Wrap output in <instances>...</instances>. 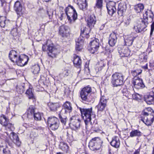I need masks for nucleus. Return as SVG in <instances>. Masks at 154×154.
I'll return each instance as SVG.
<instances>
[{
    "label": "nucleus",
    "instance_id": "17",
    "mask_svg": "<svg viewBox=\"0 0 154 154\" xmlns=\"http://www.w3.org/2000/svg\"><path fill=\"white\" fill-rule=\"evenodd\" d=\"M117 39L116 35L115 33H113L110 35L108 42L110 46L113 47L115 45Z\"/></svg>",
    "mask_w": 154,
    "mask_h": 154
},
{
    "label": "nucleus",
    "instance_id": "21",
    "mask_svg": "<svg viewBox=\"0 0 154 154\" xmlns=\"http://www.w3.org/2000/svg\"><path fill=\"white\" fill-rule=\"evenodd\" d=\"M9 57L10 60L14 63H16L18 58V57L17 55V52L13 50H12L10 52Z\"/></svg>",
    "mask_w": 154,
    "mask_h": 154
},
{
    "label": "nucleus",
    "instance_id": "24",
    "mask_svg": "<svg viewBox=\"0 0 154 154\" xmlns=\"http://www.w3.org/2000/svg\"><path fill=\"white\" fill-rule=\"evenodd\" d=\"M96 21L95 17L94 15L90 16L87 20V25L90 28H92L94 27Z\"/></svg>",
    "mask_w": 154,
    "mask_h": 154
},
{
    "label": "nucleus",
    "instance_id": "27",
    "mask_svg": "<svg viewBox=\"0 0 154 154\" xmlns=\"http://www.w3.org/2000/svg\"><path fill=\"white\" fill-rule=\"evenodd\" d=\"M48 106L50 109L52 111H55L57 110V108L60 107L59 103H53L50 102L48 103Z\"/></svg>",
    "mask_w": 154,
    "mask_h": 154
},
{
    "label": "nucleus",
    "instance_id": "18",
    "mask_svg": "<svg viewBox=\"0 0 154 154\" xmlns=\"http://www.w3.org/2000/svg\"><path fill=\"white\" fill-rule=\"evenodd\" d=\"M72 111V107L70 103L68 101L66 102L63 105L62 111H64L66 113H69Z\"/></svg>",
    "mask_w": 154,
    "mask_h": 154
},
{
    "label": "nucleus",
    "instance_id": "60",
    "mask_svg": "<svg viewBox=\"0 0 154 154\" xmlns=\"http://www.w3.org/2000/svg\"><path fill=\"white\" fill-rule=\"evenodd\" d=\"M148 12L147 11H145V14H144L143 15V20L145 21V19L146 20V21L148 20V17L147 16L148 15Z\"/></svg>",
    "mask_w": 154,
    "mask_h": 154
},
{
    "label": "nucleus",
    "instance_id": "13",
    "mask_svg": "<svg viewBox=\"0 0 154 154\" xmlns=\"http://www.w3.org/2000/svg\"><path fill=\"white\" fill-rule=\"evenodd\" d=\"M70 124L73 126L75 129H79L80 127L81 121L77 117L75 116H73L70 119Z\"/></svg>",
    "mask_w": 154,
    "mask_h": 154
},
{
    "label": "nucleus",
    "instance_id": "25",
    "mask_svg": "<svg viewBox=\"0 0 154 154\" xmlns=\"http://www.w3.org/2000/svg\"><path fill=\"white\" fill-rule=\"evenodd\" d=\"M77 5L80 9L85 10L88 6L86 0H77Z\"/></svg>",
    "mask_w": 154,
    "mask_h": 154
},
{
    "label": "nucleus",
    "instance_id": "41",
    "mask_svg": "<svg viewBox=\"0 0 154 154\" xmlns=\"http://www.w3.org/2000/svg\"><path fill=\"white\" fill-rule=\"evenodd\" d=\"M141 97L142 96L137 93H132L131 97L133 99L135 100H140L141 99Z\"/></svg>",
    "mask_w": 154,
    "mask_h": 154
},
{
    "label": "nucleus",
    "instance_id": "29",
    "mask_svg": "<svg viewBox=\"0 0 154 154\" xmlns=\"http://www.w3.org/2000/svg\"><path fill=\"white\" fill-rule=\"evenodd\" d=\"M73 63L75 66L77 68H80L81 66V60L80 58L77 56L74 57Z\"/></svg>",
    "mask_w": 154,
    "mask_h": 154
},
{
    "label": "nucleus",
    "instance_id": "14",
    "mask_svg": "<svg viewBox=\"0 0 154 154\" xmlns=\"http://www.w3.org/2000/svg\"><path fill=\"white\" fill-rule=\"evenodd\" d=\"M28 60L29 58L27 56L25 55L24 57L22 58L20 56H19L15 63L18 66H23L27 64Z\"/></svg>",
    "mask_w": 154,
    "mask_h": 154
},
{
    "label": "nucleus",
    "instance_id": "35",
    "mask_svg": "<svg viewBox=\"0 0 154 154\" xmlns=\"http://www.w3.org/2000/svg\"><path fill=\"white\" fill-rule=\"evenodd\" d=\"M91 120H85L86 129L89 131H91V128L92 126Z\"/></svg>",
    "mask_w": 154,
    "mask_h": 154
},
{
    "label": "nucleus",
    "instance_id": "2",
    "mask_svg": "<svg viewBox=\"0 0 154 154\" xmlns=\"http://www.w3.org/2000/svg\"><path fill=\"white\" fill-rule=\"evenodd\" d=\"M48 41L47 42L45 45H43L42 49L44 51H46V47H47V50L49 51L48 54L49 56L52 58L55 57L59 53L57 49L54 47L53 44L52 43L48 45Z\"/></svg>",
    "mask_w": 154,
    "mask_h": 154
},
{
    "label": "nucleus",
    "instance_id": "53",
    "mask_svg": "<svg viewBox=\"0 0 154 154\" xmlns=\"http://www.w3.org/2000/svg\"><path fill=\"white\" fill-rule=\"evenodd\" d=\"M98 129V125L97 123H93L91 128V131H94L97 132Z\"/></svg>",
    "mask_w": 154,
    "mask_h": 154
},
{
    "label": "nucleus",
    "instance_id": "10",
    "mask_svg": "<svg viewBox=\"0 0 154 154\" xmlns=\"http://www.w3.org/2000/svg\"><path fill=\"white\" fill-rule=\"evenodd\" d=\"M118 50L121 57H128L130 55V51L127 47H119Z\"/></svg>",
    "mask_w": 154,
    "mask_h": 154
},
{
    "label": "nucleus",
    "instance_id": "40",
    "mask_svg": "<svg viewBox=\"0 0 154 154\" xmlns=\"http://www.w3.org/2000/svg\"><path fill=\"white\" fill-rule=\"evenodd\" d=\"M122 93L124 96L130 98L131 97L132 93L129 91L127 89H124L122 91Z\"/></svg>",
    "mask_w": 154,
    "mask_h": 154
},
{
    "label": "nucleus",
    "instance_id": "48",
    "mask_svg": "<svg viewBox=\"0 0 154 154\" xmlns=\"http://www.w3.org/2000/svg\"><path fill=\"white\" fill-rule=\"evenodd\" d=\"M17 91L20 94H22L25 91L24 87L23 86H17Z\"/></svg>",
    "mask_w": 154,
    "mask_h": 154
},
{
    "label": "nucleus",
    "instance_id": "43",
    "mask_svg": "<svg viewBox=\"0 0 154 154\" xmlns=\"http://www.w3.org/2000/svg\"><path fill=\"white\" fill-rule=\"evenodd\" d=\"M32 69L33 70L32 72L34 74L38 73L40 71L39 67L38 65H36L33 66L32 67Z\"/></svg>",
    "mask_w": 154,
    "mask_h": 154
},
{
    "label": "nucleus",
    "instance_id": "44",
    "mask_svg": "<svg viewBox=\"0 0 154 154\" xmlns=\"http://www.w3.org/2000/svg\"><path fill=\"white\" fill-rule=\"evenodd\" d=\"M42 114H40L39 112L35 113L33 115V117L35 119L37 120H41L42 116Z\"/></svg>",
    "mask_w": 154,
    "mask_h": 154
},
{
    "label": "nucleus",
    "instance_id": "5",
    "mask_svg": "<svg viewBox=\"0 0 154 154\" xmlns=\"http://www.w3.org/2000/svg\"><path fill=\"white\" fill-rule=\"evenodd\" d=\"M82 115L83 116V115L85 117V120H91V116H92L94 118H95L96 115L94 114L92 112V109L91 108L90 109H82L81 108H79Z\"/></svg>",
    "mask_w": 154,
    "mask_h": 154
},
{
    "label": "nucleus",
    "instance_id": "34",
    "mask_svg": "<svg viewBox=\"0 0 154 154\" xmlns=\"http://www.w3.org/2000/svg\"><path fill=\"white\" fill-rule=\"evenodd\" d=\"M11 34L14 37V38L15 39L17 38L20 35L18 32V29L17 28L12 29L11 31Z\"/></svg>",
    "mask_w": 154,
    "mask_h": 154
},
{
    "label": "nucleus",
    "instance_id": "50",
    "mask_svg": "<svg viewBox=\"0 0 154 154\" xmlns=\"http://www.w3.org/2000/svg\"><path fill=\"white\" fill-rule=\"evenodd\" d=\"M3 152L4 154H11L10 151L7 147H6L4 148L3 146L2 149V152Z\"/></svg>",
    "mask_w": 154,
    "mask_h": 154
},
{
    "label": "nucleus",
    "instance_id": "39",
    "mask_svg": "<svg viewBox=\"0 0 154 154\" xmlns=\"http://www.w3.org/2000/svg\"><path fill=\"white\" fill-rule=\"evenodd\" d=\"M5 127V129L9 130L10 131H13L14 129V125L11 123L7 122L6 124V125L4 126Z\"/></svg>",
    "mask_w": 154,
    "mask_h": 154
},
{
    "label": "nucleus",
    "instance_id": "7",
    "mask_svg": "<svg viewBox=\"0 0 154 154\" xmlns=\"http://www.w3.org/2000/svg\"><path fill=\"white\" fill-rule=\"evenodd\" d=\"M91 91V88L89 86L82 88L80 92V96L82 100L87 101L89 95Z\"/></svg>",
    "mask_w": 154,
    "mask_h": 154
},
{
    "label": "nucleus",
    "instance_id": "33",
    "mask_svg": "<svg viewBox=\"0 0 154 154\" xmlns=\"http://www.w3.org/2000/svg\"><path fill=\"white\" fill-rule=\"evenodd\" d=\"M90 28H91L90 27L89 29L87 28L86 27H83L82 29L81 28V36L83 38L85 36V34H89L90 31L91 30Z\"/></svg>",
    "mask_w": 154,
    "mask_h": 154
},
{
    "label": "nucleus",
    "instance_id": "30",
    "mask_svg": "<svg viewBox=\"0 0 154 154\" xmlns=\"http://www.w3.org/2000/svg\"><path fill=\"white\" fill-rule=\"evenodd\" d=\"M10 137H12L15 141L14 142L15 144L19 146H20L21 144V142L19 141V138L18 135L14 132H11L10 135Z\"/></svg>",
    "mask_w": 154,
    "mask_h": 154
},
{
    "label": "nucleus",
    "instance_id": "1",
    "mask_svg": "<svg viewBox=\"0 0 154 154\" xmlns=\"http://www.w3.org/2000/svg\"><path fill=\"white\" fill-rule=\"evenodd\" d=\"M124 83V76L122 73H115L112 75L111 83L113 87L121 86Z\"/></svg>",
    "mask_w": 154,
    "mask_h": 154
},
{
    "label": "nucleus",
    "instance_id": "63",
    "mask_svg": "<svg viewBox=\"0 0 154 154\" xmlns=\"http://www.w3.org/2000/svg\"><path fill=\"white\" fill-rule=\"evenodd\" d=\"M140 149H138L135 151L133 154H140Z\"/></svg>",
    "mask_w": 154,
    "mask_h": 154
},
{
    "label": "nucleus",
    "instance_id": "26",
    "mask_svg": "<svg viewBox=\"0 0 154 154\" xmlns=\"http://www.w3.org/2000/svg\"><path fill=\"white\" fill-rule=\"evenodd\" d=\"M135 38V37L132 35L128 36L126 38H125L124 40L125 45L128 46L131 45L134 40Z\"/></svg>",
    "mask_w": 154,
    "mask_h": 154
},
{
    "label": "nucleus",
    "instance_id": "19",
    "mask_svg": "<svg viewBox=\"0 0 154 154\" xmlns=\"http://www.w3.org/2000/svg\"><path fill=\"white\" fill-rule=\"evenodd\" d=\"M144 100L148 104H152L154 103V94H150L146 95L144 96Z\"/></svg>",
    "mask_w": 154,
    "mask_h": 154
},
{
    "label": "nucleus",
    "instance_id": "22",
    "mask_svg": "<svg viewBox=\"0 0 154 154\" xmlns=\"http://www.w3.org/2000/svg\"><path fill=\"white\" fill-rule=\"evenodd\" d=\"M111 145L116 148H118L119 147L120 144V141L119 137L116 136L113 137L110 142Z\"/></svg>",
    "mask_w": 154,
    "mask_h": 154
},
{
    "label": "nucleus",
    "instance_id": "28",
    "mask_svg": "<svg viewBox=\"0 0 154 154\" xmlns=\"http://www.w3.org/2000/svg\"><path fill=\"white\" fill-rule=\"evenodd\" d=\"M106 7L108 13L110 15L112 16L116 11L115 7L113 6H110V3L106 4Z\"/></svg>",
    "mask_w": 154,
    "mask_h": 154
},
{
    "label": "nucleus",
    "instance_id": "49",
    "mask_svg": "<svg viewBox=\"0 0 154 154\" xmlns=\"http://www.w3.org/2000/svg\"><path fill=\"white\" fill-rule=\"evenodd\" d=\"M26 94L28 95V97L29 99L31 98V97H33L34 96L32 91V89H30L27 90L26 92Z\"/></svg>",
    "mask_w": 154,
    "mask_h": 154
},
{
    "label": "nucleus",
    "instance_id": "58",
    "mask_svg": "<svg viewBox=\"0 0 154 154\" xmlns=\"http://www.w3.org/2000/svg\"><path fill=\"white\" fill-rule=\"evenodd\" d=\"M69 71L68 70H66L64 71L62 74H61L60 75L61 76L62 75H63L64 77H66L69 74Z\"/></svg>",
    "mask_w": 154,
    "mask_h": 154
},
{
    "label": "nucleus",
    "instance_id": "59",
    "mask_svg": "<svg viewBox=\"0 0 154 154\" xmlns=\"http://www.w3.org/2000/svg\"><path fill=\"white\" fill-rule=\"evenodd\" d=\"M154 30V20L153 22H152L151 25V29L150 33V35L151 36L152 34V33Z\"/></svg>",
    "mask_w": 154,
    "mask_h": 154
},
{
    "label": "nucleus",
    "instance_id": "52",
    "mask_svg": "<svg viewBox=\"0 0 154 154\" xmlns=\"http://www.w3.org/2000/svg\"><path fill=\"white\" fill-rule=\"evenodd\" d=\"M22 97V95H20L19 96H17L15 97L14 100L15 101V102H16L17 104L19 103L21 101V99Z\"/></svg>",
    "mask_w": 154,
    "mask_h": 154
},
{
    "label": "nucleus",
    "instance_id": "47",
    "mask_svg": "<svg viewBox=\"0 0 154 154\" xmlns=\"http://www.w3.org/2000/svg\"><path fill=\"white\" fill-rule=\"evenodd\" d=\"M95 6L98 8H101L103 6V0H97Z\"/></svg>",
    "mask_w": 154,
    "mask_h": 154
},
{
    "label": "nucleus",
    "instance_id": "64",
    "mask_svg": "<svg viewBox=\"0 0 154 154\" xmlns=\"http://www.w3.org/2000/svg\"><path fill=\"white\" fill-rule=\"evenodd\" d=\"M2 4V6H3L4 5L6 4V2L5 0H0Z\"/></svg>",
    "mask_w": 154,
    "mask_h": 154
},
{
    "label": "nucleus",
    "instance_id": "8",
    "mask_svg": "<svg viewBox=\"0 0 154 154\" xmlns=\"http://www.w3.org/2000/svg\"><path fill=\"white\" fill-rule=\"evenodd\" d=\"M133 84L134 88L138 89L143 88L145 87L142 79L138 77H134Z\"/></svg>",
    "mask_w": 154,
    "mask_h": 154
},
{
    "label": "nucleus",
    "instance_id": "31",
    "mask_svg": "<svg viewBox=\"0 0 154 154\" xmlns=\"http://www.w3.org/2000/svg\"><path fill=\"white\" fill-rule=\"evenodd\" d=\"M142 135V133L138 130H132L130 133V136L131 137H140Z\"/></svg>",
    "mask_w": 154,
    "mask_h": 154
},
{
    "label": "nucleus",
    "instance_id": "51",
    "mask_svg": "<svg viewBox=\"0 0 154 154\" xmlns=\"http://www.w3.org/2000/svg\"><path fill=\"white\" fill-rule=\"evenodd\" d=\"M84 37L83 38L82 36L79 37L76 41V43L82 45L84 42Z\"/></svg>",
    "mask_w": 154,
    "mask_h": 154
},
{
    "label": "nucleus",
    "instance_id": "20",
    "mask_svg": "<svg viewBox=\"0 0 154 154\" xmlns=\"http://www.w3.org/2000/svg\"><path fill=\"white\" fill-rule=\"evenodd\" d=\"M22 5L20 2L18 1L16 2L14 4V9L16 12L17 14L20 15L22 14Z\"/></svg>",
    "mask_w": 154,
    "mask_h": 154
},
{
    "label": "nucleus",
    "instance_id": "4",
    "mask_svg": "<svg viewBox=\"0 0 154 154\" xmlns=\"http://www.w3.org/2000/svg\"><path fill=\"white\" fill-rule=\"evenodd\" d=\"M90 44V46L89 50L90 52L93 54L97 53L100 45L99 40L98 39L95 38L91 41Z\"/></svg>",
    "mask_w": 154,
    "mask_h": 154
},
{
    "label": "nucleus",
    "instance_id": "54",
    "mask_svg": "<svg viewBox=\"0 0 154 154\" xmlns=\"http://www.w3.org/2000/svg\"><path fill=\"white\" fill-rule=\"evenodd\" d=\"M131 22V19L129 17H127L125 19V21H124L125 26H128L130 23Z\"/></svg>",
    "mask_w": 154,
    "mask_h": 154
},
{
    "label": "nucleus",
    "instance_id": "55",
    "mask_svg": "<svg viewBox=\"0 0 154 154\" xmlns=\"http://www.w3.org/2000/svg\"><path fill=\"white\" fill-rule=\"evenodd\" d=\"M141 120L147 125L150 126L152 124V122H151L150 120L147 119L145 121L143 119H141Z\"/></svg>",
    "mask_w": 154,
    "mask_h": 154
},
{
    "label": "nucleus",
    "instance_id": "12",
    "mask_svg": "<svg viewBox=\"0 0 154 154\" xmlns=\"http://www.w3.org/2000/svg\"><path fill=\"white\" fill-rule=\"evenodd\" d=\"M69 29L68 26L62 25L59 28V33L62 37H67L69 34Z\"/></svg>",
    "mask_w": 154,
    "mask_h": 154
},
{
    "label": "nucleus",
    "instance_id": "45",
    "mask_svg": "<svg viewBox=\"0 0 154 154\" xmlns=\"http://www.w3.org/2000/svg\"><path fill=\"white\" fill-rule=\"evenodd\" d=\"M5 19V17L3 16L1 17L0 18V20H2L0 21V26L2 27H4L5 25L6 21Z\"/></svg>",
    "mask_w": 154,
    "mask_h": 154
},
{
    "label": "nucleus",
    "instance_id": "56",
    "mask_svg": "<svg viewBox=\"0 0 154 154\" xmlns=\"http://www.w3.org/2000/svg\"><path fill=\"white\" fill-rule=\"evenodd\" d=\"M38 136L37 133L34 131H32L30 134V137L31 138L34 139Z\"/></svg>",
    "mask_w": 154,
    "mask_h": 154
},
{
    "label": "nucleus",
    "instance_id": "36",
    "mask_svg": "<svg viewBox=\"0 0 154 154\" xmlns=\"http://www.w3.org/2000/svg\"><path fill=\"white\" fill-rule=\"evenodd\" d=\"M59 148L63 151H67L68 149V146L66 143L63 142H60Z\"/></svg>",
    "mask_w": 154,
    "mask_h": 154
},
{
    "label": "nucleus",
    "instance_id": "37",
    "mask_svg": "<svg viewBox=\"0 0 154 154\" xmlns=\"http://www.w3.org/2000/svg\"><path fill=\"white\" fill-rule=\"evenodd\" d=\"M68 7L69 8V9H70L69 8H70L71 10H72V17L74 21H75L77 18V14L76 11L72 6L69 5V7Z\"/></svg>",
    "mask_w": 154,
    "mask_h": 154
},
{
    "label": "nucleus",
    "instance_id": "11",
    "mask_svg": "<svg viewBox=\"0 0 154 154\" xmlns=\"http://www.w3.org/2000/svg\"><path fill=\"white\" fill-rule=\"evenodd\" d=\"M107 106V100L104 96L101 97L100 102L97 106L98 111L102 112L103 111Z\"/></svg>",
    "mask_w": 154,
    "mask_h": 154
},
{
    "label": "nucleus",
    "instance_id": "38",
    "mask_svg": "<svg viewBox=\"0 0 154 154\" xmlns=\"http://www.w3.org/2000/svg\"><path fill=\"white\" fill-rule=\"evenodd\" d=\"M144 8V5L142 4H139L135 6V10L137 13H138L143 10Z\"/></svg>",
    "mask_w": 154,
    "mask_h": 154
},
{
    "label": "nucleus",
    "instance_id": "32",
    "mask_svg": "<svg viewBox=\"0 0 154 154\" xmlns=\"http://www.w3.org/2000/svg\"><path fill=\"white\" fill-rule=\"evenodd\" d=\"M9 122V119L4 115H2L0 116V124L3 126L6 125L7 122Z\"/></svg>",
    "mask_w": 154,
    "mask_h": 154
},
{
    "label": "nucleus",
    "instance_id": "9",
    "mask_svg": "<svg viewBox=\"0 0 154 154\" xmlns=\"http://www.w3.org/2000/svg\"><path fill=\"white\" fill-rule=\"evenodd\" d=\"M145 21L142 20L140 23L138 24L137 26H134V29L137 32H140L144 31L145 29L148 24V22L145 19Z\"/></svg>",
    "mask_w": 154,
    "mask_h": 154
},
{
    "label": "nucleus",
    "instance_id": "16",
    "mask_svg": "<svg viewBox=\"0 0 154 154\" xmlns=\"http://www.w3.org/2000/svg\"><path fill=\"white\" fill-rule=\"evenodd\" d=\"M36 108L33 106H30L27 110V113L24 114V117H26L28 119H31L33 117V115L35 112Z\"/></svg>",
    "mask_w": 154,
    "mask_h": 154
},
{
    "label": "nucleus",
    "instance_id": "57",
    "mask_svg": "<svg viewBox=\"0 0 154 154\" xmlns=\"http://www.w3.org/2000/svg\"><path fill=\"white\" fill-rule=\"evenodd\" d=\"M82 45L76 43L75 50L76 51H80L82 48Z\"/></svg>",
    "mask_w": 154,
    "mask_h": 154
},
{
    "label": "nucleus",
    "instance_id": "6",
    "mask_svg": "<svg viewBox=\"0 0 154 154\" xmlns=\"http://www.w3.org/2000/svg\"><path fill=\"white\" fill-rule=\"evenodd\" d=\"M59 122L58 119L54 117H49L48 118V125L53 130L57 129L59 126Z\"/></svg>",
    "mask_w": 154,
    "mask_h": 154
},
{
    "label": "nucleus",
    "instance_id": "46",
    "mask_svg": "<svg viewBox=\"0 0 154 154\" xmlns=\"http://www.w3.org/2000/svg\"><path fill=\"white\" fill-rule=\"evenodd\" d=\"M59 119L61 122L64 125H65L67 120V118L66 116H63L60 113L58 114Z\"/></svg>",
    "mask_w": 154,
    "mask_h": 154
},
{
    "label": "nucleus",
    "instance_id": "15",
    "mask_svg": "<svg viewBox=\"0 0 154 154\" xmlns=\"http://www.w3.org/2000/svg\"><path fill=\"white\" fill-rule=\"evenodd\" d=\"M127 9L126 4L125 2L121 3L119 4L118 9V15L122 16L126 11Z\"/></svg>",
    "mask_w": 154,
    "mask_h": 154
},
{
    "label": "nucleus",
    "instance_id": "3",
    "mask_svg": "<svg viewBox=\"0 0 154 154\" xmlns=\"http://www.w3.org/2000/svg\"><path fill=\"white\" fill-rule=\"evenodd\" d=\"M102 143V141L99 137H94L90 141L89 146L91 149L93 151L98 150L101 148Z\"/></svg>",
    "mask_w": 154,
    "mask_h": 154
},
{
    "label": "nucleus",
    "instance_id": "62",
    "mask_svg": "<svg viewBox=\"0 0 154 154\" xmlns=\"http://www.w3.org/2000/svg\"><path fill=\"white\" fill-rule=\"evenodd\" d=\"M6 82V81L5 79L0 80V85H2L5 84Z\"/></svg>",
    "mask_w": 154,
    "mask_h": 154
},
{
    "label": "nucleus",
    "instance_id": "42",
    "mask_svg": "<svg viewBox=\"0 0 154 154\" xmlns=\"http://www.w3.org/2000/svg\"><path fill=\"white\" fill-rule=\"evenodd\" d=\"M142 72V70L140 69H137L136 70L131 71V73L133 76L134 77H137V75L140 74Z\"/></svg>",
    "mask_w": 154,
    "mask_h": 154
},
{
    "label": "nucleus",
    "instance_id": "23",
    "mask_svg": "<svg viewBox=\"0 0 154 154\" xmlns=\"http://www.w3.org/2000/svg\"><path fill=\"white\" fill-rule=\"evenodd\" d=\"M69 11V8L66 7L65 9V14L63 13L62 11L60 12V16L59 17V19L60 20H62L63 19H64L65 18L66 16H67V19L70 22H71L72 20L71 19L70 16L68 15V13Z\"/></svg>",
    "mask_w": 154,
    "mask_h": 154
},
{
    "label": "nucleus",
    "instance_id": "61",
    "mask_svg": "<svg viewBox=\"0 0 154 154\" xmlns=\"http://www.w3.org/2000/svg\"><path fill=\"white\" fill-rule=\"evenodd\" d=\"M113 49L112 48H109V47H106V50L110 53L112 52L113 51Z\"/></svg>",
    "mask_w": 154,
    "mask_h": 154
}]
</instances>
